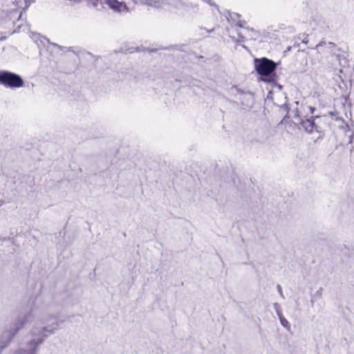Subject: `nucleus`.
Returning a JSON list of instances; mask_svg holds the SVG:
<instances>
[{
  "instance_id": "obj_1",
  "label": "nucleus",
  "mask_w": 354,
  "mask_h": 354,
  "mask_svg": "<svg viewBox=\"0 0 354 354\" xmlns=\"http://www.w3.org/2000/svg\"><path fill=\"white\" fill-rule=\"evenodd\" d=\"M135 4H142L155 8H164L176 14L185 12L190 15L198 14V0H131ZM105 4L115 12L128 13L130 12L124 0H104Z\"/></svg>"
},
{
  "instance_id": "obj_2",
  "label": "nucleus",
  "mask_w": 354,
  "mask_h": 354,
  "mask_svg": "<svg viewBox=\"0 0 354 354\" xmlns=\"http://www.w3.org/2000/svg\"><path fill=\"white\" fill-rule=\"evenodd\" d=\"M59 316L48 309L42 310L35 326L30 330L32 339L26 346L12 354H37V347L48 336L54 334L59 328Z\"/></svg>"
},
{
  "instance_id": "obj_3",
  "label": "nucleus",
  "mask_w": 354,
  "mask_h": 354,
  "mask_svg": "<svg viewBox=\"0 0 354 354\" xmlns=\"http://www.w3.org/2000/svg\"><path fill=\"white\" fill-rule=\"evenodd\" d=\"M254 66L257 73L265 77L263 80L275 84L274 78L270 75L274 71L277 64L273 61L266 57L261 59H255Z\"/></svg>"
},
{
  "instance_id": "obj_4",
  "label": "nucleus",
  "mask_w": 354,
  "mask_h": 354,
  "mask_svg": "<svg viewBox=\"0 0 354 354\" xmlns=\"http://www.w3.org/2000/svg\"><path fill=\"white\" fill-rule=\"evenodd\" d=\"M0 84L9 88H20L24 82L20 75L8 71H0Z\"/></svg>"
},
{
  "instance_id": "obj_5",
  "label": "nucleus",
  "mask_w": 354,
  "mask_h": 354,
  "mask_svg": "<svg viewBox=\"0 0 354 354\" xmlns=\"http://www.w3.org/2000/svg\"><path fill=\"white\" fill-rule=\"evenodd\" d=\"M30 316V315H26L23 318L18 319L15 324L13 328L10 330H6L3 333L0 342V351L8 345L17 331L28 322Z\"/></svg>"
},
{
  "instance_id": "obj_6",
  "label": "nucleus",
  "mask_w": 354,
  "mask_h": 354,
  "mask_svg": "<svg viewBox=\"0 0 354 354\" xmlns=\"http://www.w3.org/2000/svg\"><path fill=\"white\" fill-rule=\"evenodd\" d=\"M293 118H295L297 120V122L301 124L303 129L309 133H313L314 130L316 129L317 128L313 120L309 118L303 120L299 115V111L297 110L294 111Z\"/></svg>"
},
{
  "instance_id": "obj_7",
  "label": "nucleus",
  "mask_w": 354,
  "mask_h": 354,
  "mask_svg": "<svg viewBox=\"0 0 354 354\" xmlns=\"http://www.w3.org/2000/svg\"><path fill=\"white\" fill-rule=\"evenodd\" d=\"M239 34V40L238 41H244L245 39H250L254 38V35H256V32L252 29L245 28L242 32H240Z\"/></svg>"
},
{
  "instance_id": "obj_8",
  "label": "nucleus",
  "mask_w": 354,
  "mask_h": 354,
  "mask_svg": "<svg viewBox=\"0 0 354 354\" xmlns=\"http://www.w3.org/2000/svg\"><path fill=\"white\" fill-rule=\"evenodd\" d=\"M279 319L280 320L281 324L283 327H285L286 328H290V324H289L288 321L283 315H281V317H279Z\"/></svg>"
},
{
  "instance_id": "obj_9",
  "label": "nucleus",
  "mask_w": 354,
  "mask_h": 354,
  "mask_svg": "<svg viewBox=\"0 0 354 354\" xmlns=\"http://www.w3.org/2000/svg\"><path fill=\"white\" fill-rule=\"evenodd\" d=\"M326 46L327 47H330V46H334L335 44L333 43V42H320L319 44H318L317 46H316V48L317 50H321V48L323 46Z\"/></svg>"
},
{
  "instance_id": "obj_10",
  "label": "nucleus",
  "mask_w": 354,
  "mask_h": 354,
  "mask_svg": "<svg viewBox=\"0 0 354 354\" xmlns=\"http://www.w3.org/2000/svg\"><path fill=\"white\" fill-rule=\"evenodd\" d=\"M274 310L276 311L277 316L281 317V315H282V312H281V307H280L279 304L277 303H274Z\"/></svg>"
},
{
  "instance_id": "obj_11",
  "label": "nucleus",
  "mask_w": 354,
  "mask_h": 354,
  "mask_svg": "<svg viewBox=\"0 0 354 354\" xmlns=\"http://www.w3.org/2000/svg\"><path fill=\"white\" fill-rule=\"evenodd\" d=\"M231 93L233 94H243V93L236 87V86H232L230 90Z\"/></svg>"
},
{
  "instance_id": "obj_12",
  "label": "nucleus",
  "mask_w": 354,
  "mask_h": 354,
  "mask_svg": "<svg viewBox=\"0 0 354 354\" xmlns=\"http://www.w3.org/2000/svg\"><path fill=\"white\" fill-rule=\"evenodd\" d=\"M89 4L96 8L98 6V0H86Z\"/></svg>"
},
{
  "instance_id": "obj_13",
  "label": "nucleus",
  "mask_w": 354,
  "mask_h": 354,
  "mask_svg": "<svg viewBox=\"0 0 354 354\" xmlns=\"http://www.w3.org/2000/svg\"><path fill=\"white\" fill-rule=\"evenodd\" d=\"M277 290H278V292L279 293L280 296L282 297V298H284V295L283 294V292H282V288L281 287L280 285H277Z\"/></svg>"
},
{
  "instance_id": "obj_14",
  "label": "nucleus",
  "mask_w": 354,
  "mask_h": 354,
  "mask_svg": "<svg viewBox=\"0 0 354 354\" xmlns=\"http://www.w3.org/2000/svg\"><path fill=\"white\" fill-rule=\"evenodd\" d=\"M306 109H308L309 110V111H310V113L311 114H313L314 113V111H315V108H313V107H312L310 106H307Z\"/></svg>"
},
{
  "instance_id": "obj_15",
  "label": "nucleus",
  "mask_w": 354,
  "mask_h": 354,
  "mask_svg": "<svg viewBox=\"0 0 354 354\" xmlns=\"http://www.w3.org/2000/svg\"><path fill=\"white\" fill-rule=\"evenodd\" d=\"M266 136L264 135V136H261V138H258V139H257V141H259V142H261V141H263V140H265V139H266Z\"/></svg>"
},
{
  "instance_id": "obj_16",
  "label": "nucleus",
  "mask_w": 354,
  "mask_h": 354,
  "mask_svg": "<svg viewBox=\"0 0 354 354\" xmlns=\"http://www.w3.org/2000/svg\"><path fill=\"white\" fill-rule=\"evenodd\" d=\"M246 97H248L252 101L253 100V96L252 95H246Z\"/></svg>"
},
{
  "instance_id": "obj_17",
  "label": "nucleus",
  "mask_w": 354,
  "mask_h": 354,
  "mask_svg": "<svg viewBox=\"0 0 354 354\" xmlns=\"http://www.w3.org/2000/svg\"><path fill=\"white\" fill-rule=\"evenodd\" d=\"M34 36L35 37V38H37L39 35H34Z\"/></svg>"
},
{
  "instance_id": "obj_18",
  "label": "nucleus",
  "mask_w": 354,
  "mask_h": 354,
  "mask_svg": "<svg viewBox=\"0 0 354 354\" xmlns=\"http://www.w3.org/2000/svg\"><path fill=\"white\" fill-rule=\"evenodd\" d=\"M239 27H242V25L241 24H237Z\"/></svg>"
},
{
  "instance_id": "obj_19",
  "label": "nucleus",
  "mask_w": 354,
  "mask_h": 354,
  "mask_svg": "<svg viewBox=\"0 0 354 354\" xmlns=\"http://www.w3.org/2000/svg\"><path fill=\"white\" fill-rule=\"evenodd\" d=\"M277 86H278V87H279V88H281V85H279H279H277Z\"/></svg>"
},
{
  "instance_id": "obj_20",
  "label": "nucleus",
  "mask_w": 354,
  "mask_h": 354,
  "mask_svg": "<svg viewBox=\"0 0 354 354\" xmlns=\"http://www.w3.org/2000/svg\"><path fill=\"white\" fill-rule=\"evenodd\" d=\"M234 16H236V17H239V15L237 14H234Z\"/></svg>"
},
{
  "instance_id": "obj_21",
  "label": "nucleus",
  "mask_w": 354,
  "mask_h": 354,
  "mask_svg": "<svg viewBox=\"0 0 354 354\" xmlns=\"http://www.w3.org/2000/svg\"><path fill=\"white\" fill-rule=\"evenodd\" d=\"M2 205V203H0V205Z\"/></svg>"
}]
</instances>
